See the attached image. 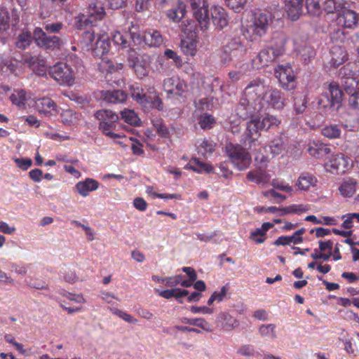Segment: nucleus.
Wrapping results in <instances>:
<instances>
[{"mask_svg": "<svg viewBox=\"0 0 359 359\" xmlns=\"http://www.w3.org/2000/svg\"><path fill=\"white\" fill-rule=\"evenodd\" d=\"M215 150V144L212 141L204 140L202 141L199 147H198V153L202 155L205 154H212Z\"/></svg>", "mask_w": 359, "mask_h": 359, "instance_id": "nucleus-50", "label": "nucleus"}, {"mask_svg": "<svg viewBox=\"0 0 359 359\" xmlns=\"http://www.w3.org/2000/svg\"><path fill=\"white\" fill-rule=\"evenodd\" d=\"M329 93L330 95L331 99L330 100L327 95H323L322 98L320 99V102H323V97H325L327 100L328 103L324 104L325 107L328 106L330 107H334L337 104V108H338L342 100L344 93L337 85L330 83L329 86Z\"/></svg>", "mask_w": 359, "mask_h": 359, "instance_id": "nucleus-20", "label": "nucleus"}, {"mask_svg": "<svg viewBox=\"0 0 359 359\" xmlns=\"http://www.w3.org/2000/svg\"><path fill=\"white\" fill-rule=\"evenodd\" d=\"M93 18L88 14L81 13L74 18V27L77 29H92L93 25Z\"/></svg>", "mask_w": 359, "mask_h": 359, "instance_id": "nucleus-35", "label": "nucleus"}, {"mask_svg": "<svg viewBox=\"0 0 359 359\" xmlns=\"http://www.w3.org/2000/svg\"><path fill=\"white\" fill-rule=\"evenodd\" d=\"M268 147L272 158H273L287 151V140L282 136L277 137L269 142Z\"/></svg>", "mask_w": 359, "mask_h": 359, "instance_id": "nucleus-25", "label": "nucleus"}, {"mask_svg": "<svg viewBox=\"0 0 359 359\" xmlns=\"http://www.w3.org/2000/svg\"><path fill=\"white\" fill-rule=\"evenodd\" d=\"M11 102L19 108H25L26 98V92L24 90H17L10 96Z\"/></svg>", "mask_w": 359, "mask_h": 359, "instance_id": "nucleus-40", "label": "nucleus"}, {"mask_svg": "<svg viewBox=\"0 0 359 359\" xmlns=\"http://www.w3.org/2000/svg\"><path fill=\"white\" fill-rule=\"evenodd\" d=\"M309 210V208L306 205H304L302 204L300 205H292L285 208H279L278 212H280V215L283 216L286 214L290 213H302Z\"/></svg>", "mask_w": 359, "mask_h": 359, "instance_id": "nucleus-45", "label": "nucleus"}, {"mask_svg": "<svg viewBox=\"0 0 359 359\" xmlns=\"http://www.w3.org/2000/svg\"><path fill=\"white\" fill-rule=\"evenodd\" d=\"M95 31L93 29L85 31L82 34L81 42L87 47H92L95 39Z\"/></svg>", "mask_w": 359, "mask_h": 359, "instance_id": "nucleus-51", "label": "nucleus"}, {"mask_svg": "<svg viewBox=\"0 0 359 359\" xmlns=\"http://www.w3.org/2000/svg\"><path fill=\"white\" fill-rule=\"evenodd\" d=\"M116 314L121 318H122L123 320H124L125 321L129 323H132V324H135L137 323V320L136 318H135L133 316H132L131 315L123 311H121V310H116Z\"/></svg>", "mask_w": 359, "mask_h": 359, "instance_id": "nucleus-62", "label": "nucleus"}, {"mask_svg": "<svg viewBox=\"0 0 359 359\" xmlns=\"http://www.w3.org/2000/svg\"><path fill=\"white\" fill-rule=\"evenodd\" d=\"M330 57L331 65L338 67L348 60V53L341 46L334 45L330 49Z\"/></svg>", "mask_w": 359, "mask_h": 359, "instance_id": "nucleus-21", "label": "nucleus"}, {"mask_svg": "<svg viewBox=\"0 0 359 359\" xmlns=\"http://www.w3.org/2000/svg\"><path fill=\"white\" fill-rule=\"evenodd\" d=\"M322 134L330 139L337 138L340 136L341 130L338 126L330 125L323 128Z\"/></svg>", "mask_w": 359, "mask_h": 359, "instance_id": "nucleus-48", "label": "nucleus"}, {"mask_svg": "<svg viewBox=\"0 0 359 359\" xmlns=\"http://www.w3.org/2000/svg\"><path fill=\"white\" fill-rule=\"evenodd\" d=\"M348 100L351 108L359 109V89L355 93H353L348 97Z\"/></svg>", "mask_w": 359, "mask_h": 359, "instance_id": "nucleus-63", "label": "nucleus"}, {"mask_svg": "<svg viewBox=\"0 0 359 359\" xmlns=\"http://www.w3.org/2000/svg\"><path fill=\"white\" fill-rule=\"evenodd\" d=\"M259 334L264 337L275 339L277 337L274 324L262 325L259 328Z\"/></svg>", "mask_w": 359, "mask_h": 359, "instance_id": "nucleus-47", "label": "nucleus"}, {"mask_svg": "<svg viewBox=\"0 0 359 359\" xmlns=\"http://www.w3.org/2000/svg\"><path fill=\"white\" fill-rule=\"evenodd\" d=\"M97 39L94 46L90 48L92 50V54L95 57L102 59L101 62L99 65L100 69L104 72L112 73L117 69V68L113 65L112 62L109 60H107L104 55L110 50V41L109 36L107 34H97Z\"/></svg>", "mask_w": 359, "mask_h": 359, "instance_id": "nucleus-3", "label": "nucleus"}, {"mask_svg": "<svg viewBox=\"0 0 359 359\" xmlns=\"http://www.w3.org/2000/svg\"><path fill=\"white\" fill-rule=\"evenodd\" d=\"M49 74L61 85L70 86L74 84V72L66 62H57L50 67Z\"/></svg>", "mask_w": 359, "mask_h": 359, "instance_id": "nucleus-10", "label": "nucleus"}, {"mask_svg": "<svg viewBox=\"0 0 359 359\" xmlns=\"http://www.w3.org/2000/svg\"><path fill=\"white\" fill-rule=\"evenodd\" d=\"M62 121L66 125L72 124L76 117L74 116L72 111L67 110L61 114Z\"/></svg>", "mask_w": 359, "mask_h": 359, "instance_id": "nucleus-59", "label": "nucleus"}, {"mask_svg": "<svg viewBox=\"0 0 359 359\" xmlns=\"http://www.w3.org/2000/svg\"><path fill=\"white\" fill-rule=\"evenodd\" d=\"M238 353L245 356H252L255 355V348L250 345H244L238 351Z\"/></svg>", "mask_w": 359, "mask_h": 359, "instance_id": "nucleus-64", "label": "nucleus"}, {"mask_svg": "<svg viewBox=\"0 0 359 359\" xmlns=\"http://www.w3.org/2000/svg\"><path fill=\"white\" fill-rule=\"evenodd\" d=\"M15 162L23 170H27L32 165V161L30 158H15Z\"/></svg>", "mask_w": 359, "mask_h": 359, "instance_id": "nucleus-61", "label": "nucleus"}, {"mask_svg": "<svg viewBox=\"0 0 359 359\" xmlns=\"http://www.w3.org/2000/svg\"><path fill=\"white\" fill-rule=\"evenodd\" d=\"M130 39H132L133 41L140 39L138 27L133 25L128 27V32H125L122 33L119 31H115L112 34V40L114 43L121 46L122 48L130 46Z\"/></svg>", "mask_w": 359, "mask_h": 359, "instance_id": "nucleus-13", "label": "nucleus"}, {"mask_svg": "<svg viewBox=\"0 0 359 359\" xmlns=\"http://www.w3.org/2000/svg\"><path fill=\"white\" fill-rule=\"evenodd\" d=\"M33 34L30 32H22L16 39L15 46L20 49H26L29 47L32 41Z\"/></svg>", "mask_w": 359, "mask_h": 359, "instance_id": "nucleus-37", "label": "nucleus"}, {"mask_svg": "<svg viewBox=\"0 0 359 359\" xmlns=\"http://www.w3.org/2000/svg\"><path fill=\"white\" fill-rule=\"evenodd\" d=\"M342 86L344 88V93L347 94L349 97L355 93L358 90V82L356 79L352 76L346 77L342 81Z\"/></svg>", "mask_w": 359, "mask_h": 359, "instance_id": "nucleus-39", "label": "nucleus"}, {"mask_svg": "<svg viewBox=\"0 0 359 359\" xmlns=\"http://www.w3.org/2000/svg\"><path fill=\"white\" fill-rule=\"evenodd\" d=\"M285 11L292 20H297L303 13V0H285Z\"/></svg>", "mask_w": 359, "mask_h": 359, "instance_id": "nucleus-22", "label": "nucleus"}, {"mask_svg": "<svg viewBox=\"0 0 359 359\" xmlns=\"http://www.w3.org/2000/svg\"><path fill=\"white\" fill-rule=\"evenodd\" d=\"M344 0H326L324 9L328 13H339L344 8Z\"/></svg>", "mask_w": 359, "mask_h": 359, "instance_id": "nucleus-41", "label": "nucleus"}, {"mask_svg": "<svg viewBox=\"0 0 359 359\" xmlns=\"http://www.w3.org/2000/svg\"><path fill=\"white\" fill-rule=\"evenodd\" d=\"M62 27L63 24L62 22L45 23L43 25L44 29L48 33H58Z\"/></svg>", "mask_w": 359, "mask_h": 359, "instance_id": "nucleus-58", "label": "nucleus"}, {"mask_svg": "<svg viewBox=\"0 0 359 359\" xmlns=\"http://www.w3.org/2000/svg\"><path fill=\"white\" fill-rule=\"evenodd\" d=\"M121 118L128 124L137 126L140 118L133 110L125 109L121 111Z\"/></svg>", "mask_w": 359, "mask_h": 359, "instance_id": "nucleus-44", "label": "nucleus"}, {"mask_svg": "<svg viewBox=\"0 0 359 359\" xmlns=\"http://www.w3.org/2000/svg\"><path fill=\"white\" fill-rule=\"evenodd\" d=\"M212 21L219 29H223L228 25L227 14L225 10L218 6H212L210 9Z\"/></svg>", "mask_w": 359, "mask_h": 359, "instance_id": "nucleus-19", "label": "nucleus"}, {"mask_svg": "<svg viewBox=\"0 0 359 359\" xmlns=\"http://www.w3.org/2000/svg\"><path fill=\"white\" fill-rule=\"evenodd\" d=\"M193 15L202 30H207L210 25L208 4L206 0H189Z\"/></svg>", "mask_w": 359, "mask_h": 359, "instance_id": "nucleus-12", "label": "nucleus"}, {"mask_svg": "<svg viewBox=\"0 0 359 359\" xmlns=\"http://www.w3.org/2000/svg\"><path fill=\"white\" fill-rule=\"evenodd\" d=\"M247 52L248 47L243 43L241 37H233L223 46L220 60L224 65H229L235 59L244 57Z\"/></svg>", "mask_w": 359, "mask_h": 359, "instance_id": "nucleus-4", "label": "nucleus"}, {"mask_svg": "<svg viewBox=\"0 0 359 359\" xmlns=\"http://www.w3.org/2000/svg\"><path fill=\"white\" fill-rule=\"evenodd\" d=\"M9 20L8 12L6 9L0 8V32L8 29Z\"/></svg>", "mask_w": 359, "mask_h": 359, "instance_id": "nucleus-53", "label": "nucleus"}, {"mask_svg": "<svg viewBox=\"0 0 359 359\" xmlns=\"http://www.w3.org/2000/svg\"><path fill=\"white\" fill-rule=\"evenodd\" d=\"M198 123L203 129H210L215 123V118L211 115L204 114L201 116Z\"/></svg>", "mask_w": 359, "mask_h": 359, "instance_id": "nucleus-52", "label": "nucleus"}, {"mask_svg": "<svg viewBox=\"0 0 359 359\" xmlns=\"http://www.w3.org/2000/svg\"><path fill=\"white\" fill-rule=\"evenodd\" d=\"M96 119L100 121L99 123V130L102 133L111 139L120 137L121 135L114 133L112 130L116 128V123L118 121V114L111 110L100 109L95 113Z\"/></svg>", "mask_w": 359, "mask_h": 359, "instance_id": "nucleus-6", "label": "nucleus"}, {"mask_svg": "<svg viewBox=\"0 0 359 359\" xmlns=\"http://www.w3.org/2000/svg\"><path fill=\"white\" fill-rule=\"evenodd\" d=\"M193 161L197 165L196 168L192 167L193 170H194L196 172H199L204 171V172L208 173V172H210L213 170V167L209 163H203L197 158H194Z\"/></svg>", "mask_w": 359, "mask_h": 359, "instance_id": "nucleus-55", "label": "nucleus"}, {"mask_svg": "<svg viewBox=\"0 0 359 359\" xmlns=\"http://www.w3.org/2000/svg\"><path fill=\"white\" fill-rule=\"evenodd\" d=\"M298 51L304 57V60L310 59L315 55V50L310 46H304L302 48L298 49Z\"/></svg>", "mask_w": 359, "mask_h": 359, "instance_id": "nucleus-60", "label": "nucleus"}, {"mask_svg": "<svg viewBox=\"0 0 359 359\" xmlns=\"http://www.w3.org/2000/svg\"><path fill=\"white\" fill-rule=\"evenodd\" d=\"M87 13L95 20H101L106 15L103 3L100 0L92 1L87 8Z\"/></svg>", "mask_w": 359, "mask_h": 359, "instance_id": "nucleus-27", "label": "nucleus"}, {"mask_svg": "<svg viewBox=\"0 0 359 359\" xmlns=\"http://www.w3.org/2000/svg\"><path fill=\"white\" fill-rule=\"evenodd\" d=\"M306 8L309 13L318 15L321 13V8L318 0H306Z\"/></svg>", "mask_w": 359, "mask_h": 359, "instance_id": "nucleus-49", "label": "nucleus"}, {"mask_svg": "<svg viewBox=\"0 0 359 359\" xmlns=\"http://www.w3.org/2000/svg\"><path fill=\"white\" fill-rule=\"evenodd\" d=\"M274 20L273 15L268 11L255 13L250 29L255 37H264L269 32Z\"/></svg>", "mask_w": 359, "mask_h": 359, "instance_id": "nucleus-8", "label": "nucleus"}, {"mask_svg": "<svg viewBox=\"0 0 359 359\" xmlns=\"http://www.w3.org/2000/svg\"><path fill=\"white\" fill-rule=\"evenodd\" d=\"M182 279V275H177L172 277H166L162 280L163 283H165V285L169 287H175L181 283Z\"/></svg>", "mask_w": 359, "mask_h": 359, "instance_id": "nucleus-57", "label": "nucleus"}, {"mask_svg": "<svg viewBox=\"0 0 359 359\" xmlns=\"http://www.w3.org/2000/svg\"><path fill=\"white\" fill-rule=\"evenodd\" d=\"M163 87L168 93L180 95L185 90L186 85L178 79L168 78L163 81Z\"/></svg>", "mask_w": 359, "mask_h": 359, "instance_id": "nucleus-24", "label": "nucleus"}, {"mask_svg": "<svg viewBox=\"0 0 359 359\" xmlns=\"http://www.w3.org/2000/svg\"><path fill=\"white\" fill-rule=\"evenodd\" d=\"M275 76L283 88L289 90L295 87L294 76L290 66L278 65L275 69Z\"/></svg>", "mask_w": 359, "mask_h": 359, "instance_id": "nucleus-14", "label": "nucleus"}, {"mask_svg": "<svg viewBox=\"0 0 359 359\" xmlns=\"http://www.w3.org/2000/svg\"><path fill=\"white\" fill-rule=\"evenodd\" d=\"M130 65L134 69L138 76L142 77L147 75V70L142 65V62L140 60H133V64H130Z\"/></svg>", "mask_w": 359, "mask_h": 359, "instance_id": "nucleus-56", "label": "nucleus"}, {"mask_svg": "<svg viewBox=\"0 0 359 359\" xmlns=\"http://www.w3.org/2000/svg\"><path fill=\"white\" fill-rule=\"evenodd\" d=\"M308 151L311 156L321 158L329 154L331 152V149L328 145L324 143L313 142L309 144Z\"/></svg>", "mask_w": 359, "mask_h": 359, "instance_id": "nucleus-29", "label": "nucleus"}, {"mask_svg": "<svg viewBox=\"0 0 359 359\" xmlns=\"http://www.w3.org/2000/svg\"><path fill=\"white\" fill-rule=\"evenodd\" d=\"M278 41L275 46L263 48L252 60V65L256 68L267 67L273 62L285 50V45L287 41L286 36L283 33L278 34Z\"/></svg>", "mask_w": 359, "mask_h": 359, "instance_id": "nucleus-1", "label": "nucleus"}, {"mask_svg": "<svg viewBox=\"0 0 359 359\" xmlns=\"http://www.w3.org/2000/svg\"><path fill=\"white\" fill-rule=\"evenodd\" d=\"M36 107L39 113L46 116L51 115L53 112L57 111L55 102L49 97L39 99L36 102Z\"/></svg>", "mask_w": 359, "mask_h": 359, "instance_id": "nucleus-26", "label": "nucleus"}, {"mask_svg": "<svg viewBox=\"0 0 359 359\" xmlns=\"http://www.w3.org/2000/svg\"><path fill=\"white\" fill-rule=\"evenodd\" d=\"M182 322L183 323L188 324L190 325L197 326L206 332H212V331L211 325L204 318H183L182 319Z\"/></svg>", "mask_w": 359, "mask_h": 359, "instance_id": "nucleus-38", "label": "nucleus"}, {"mask_svg": "<svg viewBox=\"0 0 359 359\" xmlns=\"http://www.w3.org/2000/svg\"><path fill=\"white\" fill-rule=\"evenodd\" d=\"M187 13L186 5L179 1L173 8L167 11V17L174 22H180Z\"/></svg>", "mask_w": 359, "mask_h": 359, "instance_id": "nucleus-30", "label": "nucleus"}, {"mask_svg": "<svg viewBox=\"0 0 359 359\" xmlns=\"http://www.w3.org/2000/svg\"><path fill=\"white\" fill-rule=\"evenodd\" d=\"M130 90L133 99L143 107L163 109V103L154 87H149L145 92L142 88L133 85Z\"/></svg>", "mask_w": 359, "mask_h": 359, "instance_id": "nucleus-2", "label": "nucleus"}, {"mask_svg": "<svg viewBox=\"0 0 359 359\" xmlns=\"http://www.w3.org/2000/svg\"><path fill=\"white\" fill-rule=\"evenodd\" d=\"M225 3L229 8L238 12L244 8L247 0H225Z\"/></svg>", "mask_w": 359, "mask_h": 359, "instance_id": "nucleus-54", "label": "nucleus"}, {"mask_svg": "<svg viewBox=\"0 0 359 359\" xmlns=\"http://www.w3.org/2000/svg\"><path fill=\"white\" fill-rule=\"evenodd\" d=\"M4 65L8 69L11 73L18 76L23 72L24 63L16 59L6 60L4 62Z\"/></svg>", "mask_w": 359, "mask_h": 359, "instance_id": "nucleus-36", "label": "nucleus"}, {"mask_svg": "<svg viewBox=\"0 0 359 359\" xmlns=\"http://www.w3.org/2000/svg\"><path fill=\"white\" fill-rule=\"evenodd\" d=\"M219 318L222 320V328L225 330H231L238 325V322L228 313H221Z\"/></svg>", "mask_w": 359, "mask_h": 359, "instance_id": "nucleus-42", "label": "nucleus"}, {"mask_svg": "<svg viewBox=\"0 0 359 359\" xmlns=\"http://www.w3.org/2000/svg\"><path fill=\"white\" fill-rule=\"evenodd\" d=\"M357 14L348 9L344 8L339 13L337 18V23L339 26L346 28H353L358 22Z\"/></svg>", "mask_w": 359, "mask_h": 359, "instance_id": "nucleus-18", "label": "nucleus"}, {"mask_svg": "<svg viewBox=\"0 0 359 359\" xmlns=\"http://www.w3.org/2000/svg\"><path fill=\"white\" fill-rule=\"evenodd\" d=\"M36 45L45 50H59L63 45L62 40L57 36H48L41 27H36L33 32Z\"/></svg>", "mask_w": 359, "mask_h": 359, "instance_id": "nucleus-9", "label": "nucleus"}, {"mask_svg": "<svg viewBox=\"0 0 359 359\" xmlns=\"http://www.w3.org/2000/svg\"><path fill=\"white\" fill-rule=\"evenodd\" d=\"M197 42L193 39H183L181 41V48L187 55L194 56L196 53Z\"/></svg>", "mask_w": 359, "mask_h": 359, "instance_id": "nucleus-43", "label": "nucleus"}, {"mask_svg": "<svg viewBox=\"0 0 359 359\" xmlns=\"http://www.w3.org/2000/svg\"><path fill=\"white\" fill-rule=\"evenodd\" d=\"M103 99L111 104L124 102L128 97L126 92L121 90H106L102 92Z\"/></svg>", "mask_w": 359, "mask_h": 359, "instance_id": "nucleus-28", "label": "nucleus"}, {"mask_svg": "<svg viewBox=\"0 0 359 359\" xmlns=\"http://www.w3.org/2000/svg\"><path fill=\"white\" fill-rule=\"evenodd\" d=\"M280 122L279 118L270 114L266 115L262 119L252 118L248 123L246 135L251 141H254L259 137V130H268L276 128Z\"/></svg>", "mask_w": 359, "mask_h": 359, "instance_id": "nucleus-5", "label": "nucleus"}, {"mask_svg": "<svg viewBox=\"0 0 359 359\" xmlns=\"http://www.w3.org/2000/svg\"><path fill=\"white\" fill-rule=\"evenodd\" d=\"M348 166V161L343 154H337L332 156L330 160L325 164L327 171L340 174L344 173Z\"/></svg>", "mask_w": 359, "mask_h": 359, "instance_id": "nucleus-17", "label": "nucleus"}, {"mask_svg": "<svg viewBox=\"0 0 359 359\" xmlns=\"http://www.w3.org/2000/svg\"><path fill=\"white\" fill-rule=\"evenodd\" d=\"M294 110L297 114H302L307 107V98L306 95L300 93L294 97Z\"/></svg>", "mask_w": 359, "mask_h": 359, "instance_id": "nucleus-46", "label": "nucleus"}, {"mask_svg": "<svg viewBox=\"0 0 359 359\" xmlns=\"http://www.w3.org/2000/svg\"><path fill=\"white\" fill-rule=\"evenodd\" d=\"M269 86L265 84L264 80L255 79L248 84L243 95L248 97L251 100L256 99L262 101V97L266 92Z\"/></svg>", "mask_w": 359, "mask_h": 359, "instance_id": "nucleus-15", "label": "nucleus"}, {"mask_svg": "<svg viewBox=\"0 0 359 359\" xmlns=\"http://www.w3.org/2000/svg\"><path fill=\"white\" fill-rule=\"evenodd\" d=\"M142 39L145 45L149 47H158L163 42V38L160 32L156 29H149L144 32Z\"/></svg>", "mask_w": 359, "mask_h": 359, "instance_id": "nucleus-23", "label": "nucleus"}, {"mask_svg": "<svg viewBox=\"0 0 359 359\" xmlns=\"http://www.w3.org/2000/svg\"><path fill=\"white\" fill-rule=\"evenodd\" d=\"M98 187V182L90 178H87L83 182H79L76 185L77 191L83 196H87L89 192L97 189Z\"/></svg>", "mask_w": 359, "mask_h": 359, "instance_id": "nucleus-31", "label": "nucleus"}, {"mask_svg": "<svg viewBox=\"0 0 359 359\" xmlns=\"http://www.w3.org/2000/svg\"><path fill=\"white\" fill-rule=\"evenodd\" d=\"M357 184V181L352 178L344 180L339 187L340 194L346 198L351 197L355 192Z\"/></svg>", "mask_w": 359, "mask_h": 359, "instance_id": "nucleus-33", "label": "nucleus"}, {"mask_svg": "<svg viewBox=\"0 0 359 359\" xmlns=\"http://www.w3.org/2000/svg\"><path fill=\"white\" fill-rule=\"evenodd\" d=\"M317 179L309 173L302 174L297 182V186L302 190H307L311 187L316 186Z\"/></svg>", "mask_w": 359, "mask_h": 359, "instance_id": "nucleus-34", "label": "nucleus"}, {"mask_svg": "<svg viewBox=\"0 0 359 359\" xmlns=\"http://www.w3.org/2000/svg\"><path fill=\"white\" fill-rule=\"evenodd\" d=\"M225 151L231 162L239 170H245L250 166L251 156L241 146L229 143L226 145Z\"/></svg>", "mask_w": 359, "mask_h": 359, "instance_id": "nucleus-7", "label": "nucleus"}, {"mask_svg": "<svg viewBox=\"0 0 359 359\" xmlns=\"http://www.w3.org/2000/svg\"><path fill=\"white\" fill-rule=\"evenodd\" d=\"M262 100L269 106L277 110L283 109L285 104V98L283 93L277 89L268 88Z\"/></svg>", "mask_w": 359, "mask_h": 359, "instance_id": "nucleus-16", "label": "nucleus"}, {"mask_svg": "<svg viewBox=\"0 0 359 359\" xmlns=\"http://www.w3.org/2000/svg\"><path fill=\"white\" fill-rule=\"evenodd\" d=\"M262 109V104L260 100L256 99L251 100L245 95H242L240 102L236 107V114L242 119L252 118L257 114Z\"/></svg>", "mask_w": 359, "mask_h": 359, "instance_id": "nucleus-11", "label": "nucleus"}, {"mask_svg": "<svg viewBox=\"0 0 359 359\" xmlns=\"http://www.w3.org/2000/svg\"><path fill=\"white\" fill-rule=\"evenodd\" d=\"M246 178L257 184H264L269 182L270 176L262 169L251 170L247 173Z\"/></svg>", "mask_w": 359, "mask_h": 359, "instance_id": "nucleus-32", "label": "nucleus"}]
</instances>
